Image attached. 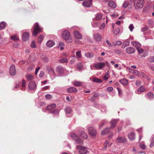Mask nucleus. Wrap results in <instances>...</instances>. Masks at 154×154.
Returning a JSON list of instances; mask_svg holds the SVG:
<instances>
[{
    "mask_svg": "<svg viewBox=\"0 0 154 154\" xmlns=\"http://www.w3.org/2000/svg\"><path fill=\"white\" fill-rule=\"evenodd\" d=\"M62 38L68 43H71L72 42L69 32L67 30L63 31L62 33Z\"/></svg>",
    "mask_w": 154,
    "mask_h": 154,
    "instance_id": "f257e3e1",
    "label": "nucleus"
},
{
    "mask_svg": "<svg viewBox=\"0 0 154 154\" xmlns=\"http://www.w3.org/2000/svg\"><path fill=\"white\" fill-rule=\"evenodd\" d=\"M144 3V0H134V6L136 9L142 8Z\"/></svg>",
    "mask_w": 154,
    "mask_h": 154,
    "instance_id": "f03ea898",
    "label": "nucleus"
},
{
    "mask_svg": "<svg viewBox=\"0 0 154 154\" xmlns=\"http://www.w3.org/2000/svg\"><path fill=\"white\" fill-rule=\"evenodd\" d=\"M34 29L32 32V35L36 36L38 34L42 32V29L39 26L38 23H35L34 26Z\"/></svg>",
    "mask_w": 154,
    "mask_h": 154,
    "instance_id": "7ed1b4c3",
    "label": "nucleus"
},
{
    "mask_svg": "<svg viewBox=\"0 0 154 154\" xmlns=\"http://www.w3.org/2000/svg\"><path fill=\"white\" fill-rule=\"evenodd\" d=\"M71 137L72 139L75 141L76 143L81 145L83 144V141L81 139L80 137L75 134L74 133L71 134Z\"/></svg>",
    "mask_w": 154,
    "mask_h": 154,
    "instance_id": "20e7f679",
    "label": "nucleus"
},
{
    "mask_svg": "<svg viewBox=\"0 0 154 154\" xmlns=\"http://www.w3.org/2000/svg\"><path fill=\"white\" fill-rule=\"evenodd\" d=\"M76 148L78 150L80 154H87L89 152L86 147H85L81 146H77Z\"/></svg>",
    "mask_w": 154,
    "mask_h": 154,
    "instance_id": "39448f33",
    "label": "nucleus"
},
{
    "mask_svg": "<svg viewBox=\"0 0 154 154\" xmlns=\"http://www.w3.org/2000/svg\"><path fill=\"white\" fill-rule=\"evenodd\" d=\"M66 69L62 66H60L57 67L56 69V71L58 75V76L63 75Z\"/></svg>",
    "mask_w": 154,
    "mask_h": 154,
    "instance_id": "423d86ee",
    "label": "nucleus"
},
{
    "mask_svg": "<svg viewBox=\"0 0 154 154\" xmlns=\"http://www.w3.org/2000/svg\"><path fill=\"white\" fill-rule=\"evenodd\" d=\"M105 63L104 62L96 63L94 64V66L96 69H101L105 67Z\"/></svg>",
    "mask_w": 154,
    "mask_h": 154,
    "instance_id": "0eeeda50",
    "label": "nucleus"
},
{
    "mask_svg": "<svg viewBox=\"0 0 154 154\" xmlns=\"http://www.w3.org/2000/svg\"><path fill=\"white\" fill-rule=\"evenodd\" d=\"M88 128V131L91 137H93L96 136L97 132L96 130L93 127H89Z\"/></svg>",
    "mask_w": 154,
    "mask_h": 154,
    "instance_id": "6e6552de",
    "label": "nucleus"
},
{
    "mask_svg": "<svg viewBox=\"0 0 154 154\" xmlns=\"http://www.w3.org/2000/svg\"><path fill=\"white\" fill-rule=\"evenodd\" d=\"M28 88L30 90H35L36 88V85L35 82L33 81L30 82L28 84Z\"/></svg>",
    "mask_w": 154,
    "mask_h": 154,
    "instance_id": "1a4fd4ad",
    "label": "nucleus"
},
{
    "mask_svg": "<svg viewBox=\"0 0 154 154\" xmlns=\"http://www.w3.org/2000/svg\"><path fill=\"white\" fill-rule=\"evenodd\" d=\"M10 74L12 76L15 75L16 74V71L14 65H11L10 68Z\"/></svg>",
    "mask_w": 154,
    "mask_h": 154,
    "instance_id": "9d476101",
    "label": "nucleus"
},
{
    "mask_svg": "<svg viewBox=\"0 0 154 154\" xmlns=\"http://www.w3.org/2000/svg\"><path fill=\"white\" fill-rule=\"evenodd\" d=\"M93 38L97 42H100L102 39L101 36L98 33L94 34L93 35Z\"/></svg>",
    "mask_w": 154,
    "mask_h": 154,
    "instance_id": "9b49d317",
    "label": "nucleus"
},
{
    "mask_svg": "<svg viewBox=\"0 0 154 154\" xmlns=\"http://www.w3.org/2000/svg\"><path fill=\"white\" fill-rule=\"evenodd\" d=\"M91 1L92 0H87L84 1L82 3L83 5L85 7H90L92 4Z\"/></svg>",
    "mask_w": 154,
    "mask_h": 154,
    "instance_id": "f8f14e48",
    "label": "nucleus"
},
{
    "mask_svg": "<svg viewBox=\"0 0 154 154\" xmlns=\"http://www.w3.org/2000/svg\"><path fill=\"white\" fill-rule=\"evenodd\" d=\"M74 37L78 39H81L82 38L80 33L77 31H75L74 32Z\"/></svg>",
    "mask_w": 154,
    "mask_h": 154,
    "instance_id": "ddd939ff",
    "label": "nucleus"
},
{
    "mask_svg": "<svg viewBox=\"0 0 154 154\" xmlns=\"http://www.w3.org/2000/svg\"><path fill=\"white\" fill-rule=\"evenodd\" d=\"M79 134L82 139H87L88 138V136L87 134L84 131H81L79 132Z\"/></svg>",
    "mask_w": 154,
    "mask_h": 154,
    "instance_id": "4468645a",
    "label": "nucleus"
},
{
    "mask_svg": "<svg viewBox=\"0 0 154 154\" xmlns=\"http://www.w3.org/2000/svg\"><path fill=\"white\" fill-rule=\"evenodd\" d=\"M126 51L128 54H132L135 52V49L132 47H128L126 48Z\"/></svg>",
    "mask_w": 154,
    "mask_h": 154,
    "instance_id": "2eb2a0df",
    "label": "nucleus"
},
{
    "mask_svg": "<svg viewBox=\"0 0 154 154\" xmlns=\"http://www.w3.org/2000/svg\"><path fill=\"white\" fill-rule=\"evenodd\" d=\"M117 143H122L125 142L126 141V139L125 137H117L116 140Z\"/></svg>",
    "mask_w": 154,
    "mask_h": 154,
    "instance_id": "dca6fc26",
    "label": "nucleus"
},
{
    "mask_svg": "<svg viewBox=\"0 0 154 154\" xmlns=\"http://www.w3.org/2000/svg\"><path fill=\"white\" fill-rule=\"evenodd\" d=\"M29 37V33L27 32L23 33L22 35V39L24 41H26L28 40Z\"/></svg>",
    "mask_w": 154,
    "mask_h": 154,
    "instance_id": "f3484780",
    "label": "nucleus"
},
{
    "mask_svg": "<svg viewBox=\"0 0 154 154\" xmlns=\"http://www.w3.org/2000/svg\"><path fill=\"white\" fill-rule=\"evenodd\" d=\"M77 91V89L74 87H70L67 89V91L69 93H76Z\"/></svg>",
    "mask_w": 154,
    "mask_h": 154,
    "instance_id": "a211bd4d",
    "label": "nucleus"
},
{
    "mask_svg": "<svg viewBox=\"0 0 154 154\" xmlns=\"http://www.w3.org/2000/svg\"><path fill=\"white\" fill-rule=\"evenodd\" d=\"M55 44L54 41L52 40H49L47 41L46 43V46L49 48H51L53 47Z\"/></svg>",
    "mask_w": 154,
    "mask_h": 154,
    "instance_id": "6ab92c4d",
    "label": "nucleus"
},
{
    "mask_svg": "<svg viewBox=\"0 0 154 154\" xmlns=\"http://www.w3.org/2000/svg\"><path fill=\"white\" fill-rule=\"evenodd\" d=\"M109 7L112 8H115L116 7V5L115 2L113 1H109L108 3Z\"/></svg>",
    "mask_w": 154,
    "mask_h": 154,
    "instance_id": "aec40b11",
    "label": "nucleus"
},
{
    "mask_svg": "<svg viewBox=\"0 0 154 154\" xmlns=\"http://www.w3.org/2000/svg\"><path fill=\"white\" fill-rule=\"evenodd\" d=\"M137 50L139 54L142 57H144L145 56L144 54V50L140 47V48H137Z\"/></svg>",
    "mask_w": 154,
    "mask_h": 154,
    "instance_id": "412c9836",
    "label": "nucleus"
},
{
    "mask_svg": "<svg viewBox=\"0 0 154 154\" xmlns=\"http://www.w3.org/2000/svg\"><path fill=\"white\" fill-rule=\"evenodd\" d=\"M128 137L129 140L132 141L135 139V135L134 133L131 132L128 135Z\"/></svg>",
    "mask_w": 154,
    "mask_h": 154,
    "instance_id": "4be33fe9",
    "label": "nucleus"
},
{
    "mask_svg": "<svg viewBox=\"0 0 154 154\" xmlns=\"http://www.w3.org/2000/svg\"><path fill=\"white\" fill-rule=\"evenodd\" d=\"M123 85H126L128 84V81L125 79H123L119 81Z\"/></svg>",
    "mask_w": 154,
    "mask_h": 154,
    "instance_id": "5701e85b",
    "label": "nucleus"
},
{
    "mask_svg": "<svg viewBox=\"0 0 154 154\" xmlns=\"http://www.w3.org/2000/svg\"><path fill=\"white\" fill-rule=\"evenodd\" d=\"M47 70L50 74H55L54 69L51 66L48 67L47 68Z\"/></svg>",
    "mask_w": 154,
    "mask_h": 154,
    "instance_id": "b1692460",
    "label": "nucleus"
},
{
    "mask_svg": "<svg viewBox=\"0 0 154 154\" xmlns=\"http://www.w3.org/2000/svg\"><path fill=\"white\" fill-rule=\"evenodd\" d=\"M145 90V88L143 86H141L137 90V91H136V92L137 94H139V92H143Z\"/></svg>",
    "mask_w": 154,
    "mask_h": 154,
    "instance_id": "393cba45",
    "label": "nucleus"
},
{
    "mask_svg": "<svg viewBox=\"0 0 154 154\" xmlns=\"http://www.w3.org/2000/svg\"><path fill=\"white\" fill-rule=\"evenodd\" d=\"M85 56L88 58H91L94 57V54L92 52H88L85 54Z\"/></svg>",
    "mask_w": 154,
    "mask_h": 154,
    "instance_id": "a878e982",
    "label": "nucleus"
},
{
    "mask_svg": "<svg viewBox=\"0 0 154 154\" xmlns=\"http://www.w3.org/2000/svg\"><path fill=\"white\" fill-rule=\"evenodd\" d=\"M56 106V105L55 104H52L48 106L47 107V109L48 110H51L55 108Z\"/></svg>",
    "mask_w": 154,
    "mask_h": 154,
    "instance_id": "bb28decb",
    "label": "nucleus"
},
{
    "mask_svg": "<svg viewBox=\"0 0 154 154\" xmlns=\"http://www.w3.org/2000/svg\"><path fill=\"white\" fill-rule=\"evenodd\" d=\"M111 128H107L102 131L101 133L102 135H104L109 133L110 132V129Z\"/></svg>",
    "mask_w": 154,
    "mask_h": 154,
    "instance_id": "cd10ccee",
    "label": "nucleus"
},
{
    "mask_svg": "<svg viewBox=\"0 0 154 154\" xmlns=\"http://www.w3.org/2000/svg\"><path fill=\"white\" fill-rule=\"evenodd\" d=\"M26 77L27 81H30L33 79L34 78L33 75L31 74H26Z\"/></svg>",
    "mask_w": 154,
    "mask_h": 154,
    "instance_id": "c85d7f7f",
    "label": "nucleus"
},
{
    "mask_svg": "<svg viewBox=\"0 0 154 154\" xmlns=\"http://www.w3.org/2000/svg\"><path fill=\"white\" fill-rule=\"evenodd\" d=\"M64 110L66 114H70L72 112V109L69 107H66L65 108Z\"/></svg>",
    "mask_w": 154,
    "mask_h": 154,
    "instance_id": "c756f323",
    "label": "nucleus"
},
{
    "mask_svg": "<svg viewBox=\"0 0 154 154\" xmlns=\"http://www.w3.org/2000/svg\"><path fill=\"white\" fill-rule=\"evenodd\" d=\"M92 81L96 83H100L102 82L103 81L100 79L94 77L93 78Z\"/></svg>",
    "mask_w": 154,
    "mask_h": 154,
    "instance_id": "7c9ffc66",
    "label": "nucleus"
},
{
    "mask_svg": "<svg viewBox=\"0 0 154 154\" xmlns=\"http://www.w3.org/2000/svg\"><path fill=\"white\" fill-rule=\"evenodd\" d=\"M76 67L79 70H82L83 68V64L81 63H79L76 65Z\"/></svg>",
    "mask_w": 154,
    "mask_h": 154,
    "instance_id": "2f4dec72",
    "label": "nucleus"
},
{
    "mask_svg": "<svg viewBox=\"0 0 154 154\" xmlns=\"http://www.w3.org/2000/svg\"><path fill=\"white\" fill-rule=\"evenodd\" d=\"M82 84V82L77 81H75L73 85L75 86L79 87L81 86Z\"/></svg>",
    "mask_w": 154,
    "mask_h": 154,
    "instance_id": "473e14b6",
    "label": "nucleus"
},
{
    "mask_svg": "<svg viewBox=\"0 0 154 154\" xmlns=\"http://www.w3.org/2000/svg\"><path fill=\"white\" fill-rule=\"evenodd\" d=\"M118 122V119H113L111 121V127H114L116 125V122Z\"/></svg>",
    "mask_w": 154,
    "mask_h": 154,
    "instance_id": "72a5a7b5",
    "label": "nucleus"
},
{
    "mask_svg": "<svg viewBox=\"0 0 154 154\" xmlns=\"http://www.w3.org/2000/svg\"><path fill=\"white\" fill-rule=\"evenodd\" d=\"M133 45L136 47L137 49L140 48L141 46V44L135 41L133 42Z\"/></svg>",
    "mask_w": 154,
    "mask_h": 154,
    "instance_id": "f704fd0d",
    "label": "nucleus"
},
{
    "mask_svg": "<svg viewBox=\"0 0 154 154\" xmlns=\"http://www.w3.org/2000/svg\"><path fill=\"white\" fill-rule=\"evenodd\" d=\"M76 59H78V58L75 56H73L72 59L70 61V63L71 64L74 63L75 62Z\"/></svg>",
    "mask_w": 154,
    "mask_h": 154,
    "instance_id": "c9c22d12",
    "label": "nucleus"
},
{
    "mask_svg": "<svg viewBox=\"0 0 154 154\" xmlns=\"http://www.w3.org/2000/svg\"><path fill=\"white\" fill-rule=\"evenodd\" d=\"M129 2L127 1H125L123 3L122 7L124 8H126L129 5Z\"/></svg>",
    "mask_w": 154,
    "mask_h": 154,
    "instance_id": "e433bc0d",
    "label": "nucleus"
},
{
    "mask_svg": "<svg viewBox=\"0 0 154 154\" xmlns=\"http://www.w3.org/2000/svg\"><path fill=\"white\" fill-rule=\"evenodd\" d=\"M11 39L14 41H17L19 39L18 37L16 35H12L11 37Z\"/></svg>",
    "mask_w": 154,
    "mask_h": 154,
    "instance_id": "4c0bfd02",
    "label": "nucleus"
},
{
    "mask_svg": "<svg viewBox=\"0 0 154 154\" xmlns=\"http://www.w3.org/2000/svg\"><path fill=\"white\" fill-rule=\"evenodd\" d=\"M109 78V71H108L106 72V74H105L104 76L103 77V79L105 80L106 81L108 80V79Z\"/></svg>",
    "mask_w": 154,
    "mask_h": 154,
    "instance_id": "58836bf2",
    "label": "nucleus"
},
{
    "mask_svg": "<svg viewBox=\"0 0 154 154\" xmlns=\"http://www.w3.org/2000/svg\"><path fill=\"white\" fill-rule=\"evenodd\" d=\"M148 98L149 99H152L154 98V95L152 92H149L147 94Z\"/></svg>",
    "mask_w": 154,
    "mask_h": 154,
    "instance_id": "ea45409f",
    "label": "nucleus"
},
{
    "mask_svg": "<svg viewBox=\"0 0 154 154\" xmlns=\"http://www.w3.org/2000/svg\"><path fill=\"white\" fill-rule=\"evenodd\" d=\"M5 22H2L0 23V30H2L5 27Z\"/></svg>",
    "mask_w": 154,
    "mask_h": 154,
    "instance_id": "a19ab883",
    "label": "nucleus"
},
{
    "mask_svg": "<svg viewBox=\"0 0 154 154\" xmlns=\"http://www.w3.org/2000/svg\"><path fill=\"white\" fill-rule=\"evenodd\" d=\"M59 62L61 63H66L67 62V59L66 58H63L60 59L59 60Z\"/></svg>",
    "mask_w": 154,
    "mask_h": 154,
    "instance_id": "79ce46f5",
    "label": "nucleus"
},
{
    "mask_svg": "<svg viewBox=\"0 0 154 154\" xmlns=\"http://www.w3.org/2000/svg\"><path fill=\"white\" fill-rule=\"evenodd\" d=\"M132 71H133L132 73L135 75L138 76L140 75V73L137 70H134L133 69L131 70Z\"/></svg>",
    "mask_w": 154,
    "mask_h": 154,
    "instance_id": "37998d69",
    "label": "nucleus"
},
{
    "mask_svg": "<svg viewBox=\"0 0 154 154\" xmlns=\"http://www.w3.org/2000/svg\"><path fill=\"white\" fill-rule=\"evenodd\" d=\"M59 111L57 109H54L50 112V113H52L53 114H58Z\"/></svg>",
    "mask_w": 154,
    "mask_h": 154,
    "instance_id": "c03bdc74",
    "label": "nucleus"
},
{
    "mask_svg": "<svg viewBox=\"0 0 154 154\" xmlns=\"http://www.w3.org/2000/svg\"><path fill=\"white\" fill-rule=\"evenodd\" d=\"M102 18V15L101 14H97L96 17V19L97 20H100Z\"/></svg>",
    "mask_w": 154,
    "mask_h": 154,
    "instance_id": "a18cd8bd",
    "label": "nucleus"
},
{
    "mask_svg": "<svg viewBox=\"0 0 154 154\" xmlns=\"http://www.w3.org/2000/svg\"><path fill=\"white\" fill-rule=\"evenodd\" d=\"M43 37L42 35H39L38 38V42L39 43H41L43 40Z\"/></svg>",
    "mask_w": 154,
    "mask_h": 154,
    "instance_id": "49530a36",
    "label": "nucleus"
},
{
    "mask_svg": "<svg viewBox=\"0 0 154 154\" xmlns=\"http://www.w3.org/2000/svg\"><path fill=\"white\" fill-rule=\"evenodd\" d=\"M120 29L119 28L115 29L114 31V33L115 35H117L120 32Z\"/></svg>",
    "mask_w": 154,
    "mask_h": 154,
    "instance_id": "de8ad7c7",
    "label": "nucleus"
},
{
    "mask_svg": "<svg viewBox=\"0 0 154 154\" xmlns=\"http://www.w3.org/2000/svg\"><path fill=\"white\" fill-rule=\"evenodd\" d=\"M76 56L79 58L81 57L82 55L80 51H78L76 52Z\"/></svg>",
    "mask_w": 154,
    "mask_h": 154,
    "instance_id": "09e8293b",
    "label": "nucleus"
},
{
    "mask_svg": "<svg viewBox=\"0 0 154 154\" xmlns=\"http://www.w3.org/2000/svg\"><path fill=\"white\" fill-rule=\"evenodd\" d=\"M64 46V44L62 42H60L59 44V47H60V49L61 50H63L64 48L63 47Z\"/></svg>",
    "mask_w": 154,
    "mask_h": 154,
    "instance_id": "8fccbe9b",
    "label": "nucleus"
},
{
    "mask_svg": "<svg viewBox=\"0 0 154 154\" xmlns=\"http://www.w3.org/2000/svg\"><path fill=\"white\" fill-rule=\"evenodd\" d=\"M129 42L127 41H125L123 43V46L124 47L128 46L129 45Z\"/></svg>",
    "mask_w": 154,
    "mask_h": 154,
    "instance_id": "3c124183",
    "label": "nucleus"
},
{
    "mask_svg": "<svg viewBox=\"0 0 154 154\" xmlns=\"http://www.w3.org/2000/svg\"><path fill=\"white\" fill-rule=\"evenodd\" d=\"M154 145V136L152 139L150 145V147H152Z\"/></svg>",
    "mask_w": 154,
    "mask_h": 154,
    "instance_id": "603ef678",
    "label": "nucleus"
},
{
    "mask_svg": "<svg viewBox=\"0 0 154 154\" xmlns=\"http://www.w3.org/2000/svg\"><path fill=\"white\" fill-rule=\"evenodd\" d=\"M113 89V88L111 87H108L106 88L107 91L108 92H111L112 91Z\"/></svg>",
    "mask_w": 154,
    "mask_h": 154,
    "instance_id": "864d4df0",
    "label": "nucleus"
},
{
    "mask_svg": "<svg viewBox=\"0 0 154 154\" xmlns=\"http://www.w3.org/2000/svg\"><path fill=\"white\" fill-rule=\"evenodd\" d=\"M134 27L132 24H131L129 26V28L131 32H132Z\"/></svg>",
    "mask_w": 154,
    "mask_h": 154,
    "instance_id": "5fc2aeb1",
    "label": "nucleus"
},
{
    "mask_svg": "<svg viewBox=\"0 0 154 154\" xmlns=\"http://www.w3.org/2000/svg\"><path fill=\"white\" fill-rule=\"evenodd\" d=\"M106 44L110 47H112L113 46V45L110 43L109 41L108 40H106Z\"/></svg>",
    "mask_w": 154,
    "mask_h": 154,
    "instance_id": "6e6d98bb",
    "label": "nucleus"
},
{
    "mask_svg": "<svg viewBox=\"0 0 154 154\" xmlns=\"http://www.w3.org/2000/svg\"><path fill=\"white\" fill-rule=\"evenodd\" d=\"M45 97L47 99H50L52 98V96L50 94H48L45 95Z\"/></svg>",
    "mask_w": 154,
    "mask_h": 154,
    "instance_id": "4d7b16f0",
    "label": "nucleus"
},
{
    "mask_svg": "<svg viewBox=\"0 0 154 154\" xmlns=\"http://www.w3.org/2000/svg\"><path fill=\"white\" fill-rule=\"evenodd\" d=\"M20 83V82H19L17 84H16V86L14 87V90H16V89L19 87Z\"/></svg>",
    "mask_w": 154,
    "mask_h": 154,
    "instance_id": "13d9d810",
    "label": "nucleus"
},
{
    "mask_svg": "<svg viewBox=\"0 0 154 154\" xmlns=\"http://www.w3.org/2000/svg\"><path fill=\"white\" fill-rule=\"evenodd\" d=\"M122 44V42L121 41H116L115 43V44L114 45H121Z\"/></svg>",
    "mask_w": 154,
    "mask_h": 154,
    "instance_id": "bf43d9fd",
    "label": "nucleus"
},
{
    "mask_svg": "<svg viewBox=\"0 0 154 154\" xmlns=\"http://www.w3.org/2000/svg\"><path fill=\"white\" fill-rule=\"evenodd\" d=\"M31 47L32 48H35L36 47V46L35 44V42L34 41H32V42Z\"/></svg>",
    "mask_w": 154,
    "mask_h": 154,
    "instance_id": "052dcab7",
    "label": "nucleus"
},
{
    "mask_svg": "<svg viewBox=\"0 0 154 154\" xmlns=\"http://www.w3.org/2000/svg\"><path fill=\"white\" fill-rule=\"evenodd\" d=\"M141 84V82L139 80H137L136 82V85L137 86H139Z\"/></svg>",
    "mask_w": 154,
    "mask_h": 154,
    "instance_id": "680f3d73",
    "label": "nucleus"
},
{
    "mask_svg": "<svg viewBox=\"0 0 154 154\" xmlns=\"http://www.w3.org/2000/svg\"><path fill=\"white\" fill-rule=\"evenodd\" d=\"M149 61L151 62H154V56H152L150 57Z\"/></svg>",
    "mask_w": 154,
    "mask_h": 154,
    "instance_id": "e2e57ef3",
    "label": "nucleus"
},
{
    "mask_svg": "<svg viewBox=\"0 0 154 154\" xmlns=\"http://www.w3.org/2000/svg\"><path fill=\"white\" fill-rule=\"evenodd\" d=\"M140 147L143 149H145V146L144 144H140Z\"/></svg>",
    "mask_w": 154,
    "mask_h": 154,
    "instance_id": "0e129e2a",
    "label": "nucleus"
},
{
    "mask_svg": "<svg viewBox=\"0 0 154 154\" xmlns=\"http://www.w3.org/2000/svg\"><path fill=\"white\" fill-rule=\"evenodd\" d=\"M148 23L149 24L151 25H153L154 24L153 20H148Z\"/></svg>",
    "mask_w": 154,
    "mask_h": 154,
    "instance_id": "69168bd1",
    "label": "nucleus"
},
{
    "mask_svg": "<svg viewBox=\"0 0 154 154\" xmlns=\"http://www.w3.org/2000/svg\"><path fill=\"white\" fill-rule=\"evenodd\" d=\"M44 75V72L43 71H42L40 72L39 76L40 78H42L43 77Z\"/></svg>",
    "mask_w": 154,
    "mask_h": 154,
    "instance_id": "338daca9",
    "label": "nucleus"
},
{
    "mask_svg": "<svg viewBox=\"0 0 154 154\" xmlns=\"http://www.w3.org/2000/svg\"><path fill=\"white\" fill-rule=\"evenodd\" d=\"M148 29V27L147 26H146L145 27L141 29V31L143 32L145 31H146Z\"/></svg>",
    "mask_w": 154,
    "mask_h": 154,
    "instance_id": "774afa93",
    "label": "nucleus"
}]
</instances>
